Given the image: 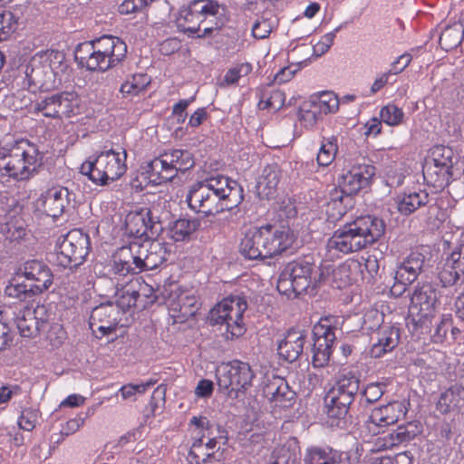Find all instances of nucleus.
Wrapping results in <instances>:
<instances>
[{"instance_id": "f257e3e1", "label": "nucleus", "mask_w": 464, "mask_h": 464, "mask_svg": "<svg viewBox=\"0 0 464 464\" xmlns=\"http://www.w3.org/2000/svg\"><path fill=\"white\" fill-rule=\"evenodd\" d=\"M384 229V223L379 218H358L334 231L327 240L326 249L331 256L360 251L377 241L383 235Z\"/></svg>"}, {"instance_id": "f03ea898", "label": "nucleus", "mask_w": 464, "mask_h": 464, "mask_svg": "<svg viewBox=\"0 0 464 464\" xmlns=\"http://www.w3.org/2000/svg\"><path fill=\"white\" fill-rule=\"evenodd\" d=\"M44 165V153L27 139H20L0 146V170L16 180H28L39 173Z\"/></svg>"}, {"instance_id": "7ed1b4c3", "label": "nucleus", "mask_w": 464, "mask_h": 464, "mask_svg": "<svg viewBox=\"0 0 464 464\" xmlns=\"http://www.w3.org/2000/svg\"><path fill=\"white\" fill-rule=\"evenodd\" d=\"M126 53L127 45L121 39L102 35L79 44L75 50V59L89 71L105 72L118 64Z\"/></svg>"}, {"instance_id": "20e7f679", "label": "nucleus", "mask_w": 464, "mask_h": 464, "mask_svg": "<svg viewBox=\"0 0 464 464\" xmlns=\"http://www.w3.org/2000/svg\"><path fill=\"white\" fill-rule=\"evenodd\" d=\"M325 279L324 272L307 259H297L288 263L277 281L278 292L292 299L309 289L314 290Z\"/></svg>"}, {"instance_id": "39448f33", "label": "nucleus", "mask_w": 464, "mask_h": 464, "mask_svg": "<svg viewBox=\"0 0 464 464\" xmlns=\"http://www.w3.org/2000/svg\"><path fill=\"white\" fill-rule=\"evenodd\" d=\"M221 6L213 0H193L187 7L182 8L177 17L176 23L178 28L191 35L197 34L198 37H204L214 30H221L222 24L216 23V26L207 22L211 17L214 18L220 13Z\"/></svg>"}, {"instance_id": "423d86ee", "label": "nucleus", "mask_w": 464, "mask_h": 464, "mask_svg": "<svg viewBox=\"0 0 464 464\" xmlns=\"http://www.w3.org/2000/svg\"><path fill=\"white\" fill-rule=\"evenodd\" d=\"M127 153L109 150L90 157L81 166L82 174L99 186L108 185L119 179L127 170Z\"/></svg>"}, {"instance_id": "0eeeda50", "label": "nucleus", "mask_w": 464, "mask_h": 464, "mask_svg": "<svg viewBox=\"0 0 464 464\" xmlns=\"http://www.w3.org/2000/svg\"><path fill=\"white\" fill-rule=\"evenodd\" d=\"M90 248L89 236L80 229H72L58 238L55 262L63 268H77L86 260Z\"/></svg>"}, {"instance_id": "6e6552de", "label": "nucleus", "mask_w": 464, "mask_h": 464, "mask_svg": "<svg viewBox=\"0 0 464 464\" xmlns=\"http://www.w3.org/2000/svg\"><path fill=\"white\" fill-rule=\"evenodd\" d=\"M32 108L45 118L69 119L79 113V97L73 92H61L37 100Z\"/></svg>"}, {"instance_id": "1a4fd4ad", "label": "nucleus", "mask_w": 464, "mask_h": 464, "mask_svg": "<svg viewBox=\"0 0 464 464\" xmlns=\"http://www.w3.org/2000/svg\"><path fill=\"white\" fill-rule=\"evenodd\" d=\"M382 315L377 310H372L364 314L363 327L367 330H377L375 342L371 349V355L380 358L392 352L399 343L401 332L396 325L382 324Z\"/></svg>"}, {"instance_id": "9d476101", "label": "nucleus", "mask_w": 464, "mask_h": 464, "mask_svg": "<svg viewBox=\"0 0 464 464\" xmlns=\"http://www.w3.org/2000/svg\"><path fill=\"white\" fill-rule=\"evenodd\" d=\"M126 230L130 236L149 241L159 235L162 227L154 209L136 207L125 218Z\"/></svg>"}, {"instance_id": "9b49d317", "label": "nucleus", "mask_w": 464, "mask_h": 464, "mask_svg": "<svg viewBox=\"0 0 464 464\" xmlns=\"http://www.w3.org/2000/svg\"><path fill=\"white\" fill-rule=\"evenodd\" d=\"M437 300V291L431 285L423 284L415 286L409 306L411 321L416 325H427L435 314Z\"/></svg>"}, {"instance_id": "f8f14e48", "label": "nucleus", "mask_w": 464, "mask_h": 464, "mask_svg": "<svg viewBox=\"0 0 464 464\" xmlns=\"http://www.w3.org/2000/svg\"><path fill=\"white\" fill-rule=\"evenodd\" d=\"M432 165L429 166L425 177L435 188L447 187L453 176L455 154L451 148L439 145L431 150Z\"/></svg>"}, {"instance_id": "ddd939ff", "label": "nucleus", "mask_w": 464, "mask_h": 464, "mask_svg": "<svg viewBox=\"0 0 464 464\" xmlns=\"http://www.w3.org/2000/svg\"><path fill=\"white\" fill-rule=\"evenodd\" d=\"M52 312L44 304H37L34 308L24 307L14 317V323L24 337L34 338L44 331L49 325Z\"/></svg>"}, {"instance_id": "4468645a", "label": "nucleus", "mask_w": 464, "mask_h": 464, "mask_svg": "<svg viewBox=\"0 0 464 464\" xmlns=\"http://www.w3.org/2000/svg\"><path fill=\"white\" fill-rule=\"evenodd\" d=\"M374 175V166L366 163H356L342 170L338 183L343 193L353 195L367 188Z\"/></svg>"}, {"instance_id": "2eb2a0df", "label": "nucleus", "mask_w": 464, "mask_h": 464, "mask_svg": "<svg viewBox=\"0 0 464 464\" xmlns=\"http://www.w3.org/2000/svg\"><path fill=\"white\" fill-rule=\"evenodd\" d=\"M407 411L408 408L405 401H391L388 404L374 408L365 423V427L369 433L372 435L379 434L381 429L395 424L406 415Z\"/></svg>"}, {"instance_id": "dca6fc26", "label": "nucleus", "mask_w": 464, "mask_h": 464, "mask_svg": "<svg viewBox=\"0 0 464 464\" xmlns=\"http://www.w3.org/2000/svg\"><path fill=\"white\" fill-rule=\"evenodd\" d=\"M132 247L135 253L133 264L140 272L158 268L169 256L167 245L157 240L142 245L132 243Z\"/></svg>"}, {"instance_id": "f3484780", "label": "nucleus", "mask_w": 464, "mask_h": 464, "mask_svg": "<svg viewBox=\"0 0 464 464\" xmlns=\"http://www.w3.org/2000/svg\"><path fill=\"white\" fill-rule=\"evenodd\" d=\"M16 276H24L32 281L30 285L38 295L48 290L53 283V275L50 267L42 261L27 260L15 271Z\"/></svg>"}, {"instance_id": "a211bd4d", "label": "nucleus", "mask_w": 464, "mask_h": 464, "mask_svg": "<svg viewBox=\"0 0 464 464\" xmlns=\"http://www.w3.org/2000/svg\"><path fill=\"white\" fill-rule=\"evenodd\" d=\"M121 322V312L112 303L102 304L92 309L90 316V328L93 333L100 332L102 336L114 332Z\"/></svg>"}, {"instance_id": "6ab92c4d", "label": "nucleus", "mask_w": 464, "mask_h": 464, "mask_svg": "<svg viewBox=\"0 0 464 464\" xmlns=\"http://www.w3.org/2000/svg\"><path fill=\"white\" fill-rule=\"evenodd\" d=\"M70 202V193L67 188L54 186L44 192L36 201L39 210L47 216L56 218L60 217Z\"/></svg>"}, {"instance_id": "aec40b11", "label": "nucleus", "mask_w": 464, "mask_h": 464, "mask_svg": "<svg viewBox=\"0 0 464 464\" xmlns=\"http://www.w3.org/2000/svg\"><path fill=\"white\" fill-rule=\"evenodd\" d=\"M265 227L261 239L264 246V254L267 257L279 255L289 248L294 242V235L287 227H276L271 225Z\"/></svg>"}, {"instance_id": "412c9836", "label": "nucleus", "mask_w": 464, "mask_h": 464, "mask_svg": "<svg viewBox=\"0 0 464 464\" xmlns=\"http://www.w3.org/2000/svg\"><path fill=\"white\" fill-rule=\"evenodd\" d=\"M22 86L31 92L37 91H49L54 87V77L50 70H47L33 57L26 66Z\"/></svg>"}, {"instance_id": "4be33fe9", "label": "nucleus", "mask_w": 464, "mask_h": 464, "mask_svg": "<svg viewBox=\"0 0 464 464\" xmlns=\"http://www.w3.org/2000/svg\"><path fill=\"white\" fill-rule=\"evenodd\" d=\"M264 396L275 406L286 408L292 404L295 392L289 388L287 382L279 376L267 377L263 386Z\"/></svg>"}, {"instance_id": "5701e85b", "label": "nucleus", "mask_w": 464, "mask_h": 464, "mask_svg": "<svg viewBox=\"0 0 464 464\" xmlns=\"http://www.w3.org/2000/svg\"><path fill=\"white\" fill-rule=\"evenodd\" d=\"M421 431L418 422L411 421L399 426L392 432L378 437L374 442L376 450H387L413 440Z\"/></svg>"}, {"instance_id": "b1692460", "label": "nucleus", "mask_w": 464, "mask_h": 464, "mask_svg": "<svg viewBox=\"0 0 464 464\" xmlns=\"http://www.w3.org/2000/svg\"><path fill=\"white\" fill-rule=\"evenodd\" d=\"M305 334L301 330H289L278 343V354L285 361L293 362L302 354Z\"/></svg>"}, {"instance_id": "393cba45", "label": "nucleus", "mask_w": 464, "mask_h": 464, "mask_svg": "<svg viewBox=\"0 0 464 464\" xmlns=\"http://www.w3.org/2000/svg\"><path fill=\"white\" fill-rule=\"evenodd\" d=\"M281 179L280 168L276 165H267L263 169L259 177L256 191L261 199L275 198L277 193L278 184Z\"/></svg>"}, {"instance_id": "a878e982", "label": "nucleus", "mask_w": 464, "mask_h": 464, "mask_svg": "<svg viewBox=\"0 0 464 464\" xmlns=\"http://www.w3.org/2000/svg\"><path fill=\"white\" fill-rule=\"evenodd\" d=\"M265 227L248 229L239 246L240 253L248 259L266 258L261 236L264 235Z\"/></svg>"}, {"instance_id": "bb28decb", "label": "nucleus", "mask_w": 464, "mask_h": 464, "mask_svg": "<svg viewBox=\"0 0 464 464\" xmlns=\"http://www.w3.org/2000/svg\"><path fill=\"white\" fill-rule=\"evenodd\" d=\"M310 48L307 45L298 46L288 53L290 65L282 69L276 75V81L278 82H285L289 81L294 74L308 64Z\"/></svg>"}, {"instance_id": "cd10ccee", "label": "nucleus", "mask_w": 464, "mask_h": 464, "mask_svg": "<svg viewBox=\"0 0 464 464\" xmlns=\"http://www.w3.org/2000/svg\"><path fill=\"white\" fill-rule=\"evenodd\" d=\"M221 184L222 179H211L208 181L193 185L186 198L188 207L195 212L199 213L206 201H208L207 199H209V196L215 187Z\"/></svg>"}, {"instance_id": "c85d7f7f", "label": "nucleus", "mask_w": 464, "mask_h": 464, "mask_svg": "<svg viewBox=\"0 0 464 464\" xmlns=\"http://www.w3.org/2000/svg\"><path fill=\"white\" fill-rule=\"evenodd\" d=\"M147 178L154 185L171 181L176 176L164 153L153 159L147 166Z\"/></svg>"}, {"instance_id": "c756f323", "label": "nucleus", "mask_w": 464, "mask_h": 464, "mask_svg": "<svg viewBox=\"0 0 464 464\" xmlns=\"http://www.w3.org/2000/svg\"><path fill=\"white\" fill-rule=\"evenodd\" d=\"M429 201V194L425 190H408L396 198L398 211L408 216Z\"/></svg>"}, {"instance_id": "7c9ffc66", "label": "nucleus", "mask_w": 464, "mask_h": 464, "mask_svg": "<svg viewBox=\"0 0 464 464\" xmlns=\"http://www.w3.org/2000/svg\"><path fill=\"white\" fill-rule=\"evenodd\" d=\"M222 183L225 184L226 188L216 186L209 196V199H207L208 201H206L199 213L205 216H214L222 212L225 208H228L227 201L231 188L228 187L227 179H222Z\"/></svg>"}, {"instance_id": "2f4dec72", "label": "nucleus", "mask_w": 464, "mask_h": 464, "mask_svg": "<svg viewBox=\"0 0 464 464\" xmlns=\"http://www.w3.org/2000/svg\"><path fill=\"white\" fill-rule=\"evenodd\" d=\"M135 253L132 247V244L129 246L121 247L116 256L114 257L112 265V272L114 276H126L129 274L140 273V269L136 267V264H133V257ZM117 279V277H114Z\"/></svg>"}, {"instance_id": "473e14b6", "label": "nucleus", "mask_w": 464, "mask_h": 464, "mask_svg": "<svg viewBox=\"0 0 464 464\" xmlns=\"http://www.w3.org/2000/svg\"><path fill=\"white\" fill-rule=\"evenodd\" d=\"M353 401L340 392L330 389L324 398L325 412L330 418L341 419L347 414Z\"/></svg>"}, {"instance_id": "72a5a7b5", "label": "nucleus", "mask_w": 464, "mask_h": 464, "mask_svg": "<svg viewBox=\"0 0 464 464\" xmlns=\"http://www.w3.org/2000/svg\"><path fill=\"white\" fill-rule=\"evenodd\" d=\"M255 374L247 362L234 361V392L237 397L246 394L252 387Z\"/></svg>"}, {"instance_id": "f704fd0d", "label": "nucleus", "mask_w": 464, "mask_h": 464, "mask_svg": "<svg viewBox=\"0 0 464 464\" xmlns=\"http://www.w3.org/2000/svg\"><path fill=\"white\" fill-rule=\"evenodd\" d=\"M35 61L44 67L52 72L53 76L63 72L67 65L65 63V54L58 50H45L37 53L34 56Z\"/></svg>"}, {"instance_id": "c9c22d12", "label": "nucleus", "mask_w": 464, "mask_h": 464, "mask_svg": "<svg viewBox=\"0 0 464 464\" xmlns=\"http://www.w3.org/2000/svg\"><path fill=\"white\" fill-rule=\"evenodd\" d=\"M301 450L296 438H289L275 450V460L271 464H298Z\"/></svg>"}, {"instance_id": "e433bc0d", "label": "nucleus", "mask_w": 464, "mask_h": 464, "mask_svg": "<svg viewBox=\"0 0 464 464\" xmlns=\"http://www.w3.org/2000/svg\"><path fill=\"white\" fill-rule=\"evenodd\" d=\"M358 263L354 260H346L332 270L333 282L337 288H344L355 280Z\"/></svg>"}, {"instance_id": "4c0bfd02", "label": "nucleus", "mask_w": 464, "mask_h": 464, "mask_svg": "<svg viewBox=\"0 0 464 464\" xmlns=\"http://www.w3.org/2000/svg\"><path fill=\"white\" fill-rule=\"evenodd\" d=\"M216 446L217 441L215 439H208V441H204L203 436L195 439L188 453L190 463L199 464L200 461L208 459L212 454L216 453Z\"/></svg>"}, {"instance_id": "58836bf2", "label": "nucleus", "mask_w": 464, "mask_h": 464, "mask_svg": "<svg viewBox=\"0 0 464 464\" xmlns=\"http://www.w3.org/2000/svg\"><path fill=\"white\" fill-rule=\"evenodd\" d=\"M150 81V77L147 73H135L130 75L121 85L120 92L125 98L137 96L146 91Z\"/></svg>"}, {"instance_id": "ea45409f", "label": "nucleus", "mask_w": 464, "mask_h": 464, "mask_svg": "<svg viewBox=\"0 0 464 464\" xmlns=\"http://www.w3.org/2000/svg\"><path fill=\"white\" fill-rule=\"evenodd\" d=\"M199 226L200 221L198 218H179L170 227V237L176 242L189 240L191 235L197 231Z\"/></svg>"}, {"instance_id": "a19ab883", "label": "nucleus", "mask_w": 464, "mask_h": 464, "mask_svg": "<svg viewBox=\"0 0 464 464\" xmlns=\"http://www.w3.org/2000/svg\"><path fill=\"white\" fill-rule=\"evenodd\" d=\"M337 319L334 316H327L321 318L317 324H314L313 329L314 341L320 342L321 340L326 344H334L337 330L335 323Z\"/></svg>"}, {"instance_id": "79ce46f5", "label": "nucleus", "mask_w": 464, "mask_h": 464, "mask_svg": "<svg viewBox=\"0 0 464 464\" xmlns=\"http://www.w3.org/2000/svg\"><path fill=\"white\" fill-rule=\"evenodd\" d=\"M420 273L418 270L401 262L395 272V284L392 286V293L394 295L402 294L406 290V286L417 279Z\"/></svg>"}, {"instance_id": "37998d69", "label": "nucleus", "mask_w": 464, "mask_h": 464, "mask_svg": "<svg viewBox=\"0 0 464 464\" xmlns=\"http://www.w3.org/2000/svg\"><path fill=\"white\" fill-rule=\"evenodd\" d=\"M170 167L174 169V174L184 173L194 166L192 154L187 150H172L164 152Z\"/></svg>"}, {"instance_id": "c03bdc74", "label": "nucleus", "mask_w": 464, "mask_h": 464, "mask_svg": "<svg viewBox=\"0 0 464 464\" xmlns=\"http://www.w3.org/2000/svg\"><path fill=\"white\" fill-rule=\"evenodd\" d=\"M246 403L245 400L238 401L236 407L238 412L237 415V419L242 420L245 423L246 430H248L247 426L253 424L258 419L260 406L258 401L253 397H246Z\"/></svg>"}, {"instance_id": "a18cd8bd", "label": "nucleus", "mask_w": 464, "mask_h": 464, "mask_svg": "<svg viewBox=\"0 0 464 464\" xmlns=\"http://www.w3.org/2000/svg\"><path fill=\"white\" fill-rule=\"evenodd\" d=\"M172 308L178 310L183 316L193 315L197 309V299L194 295L188 291L177 289L171 294Z\"/></svg>"}, {"instance_id": "49530a36", "label": "nucleus", "mask_w": 464, "mask_h": 464, "mask_svg": "<svg viewBox=\"0 0 464 464\" xmlns=\"http://www.w3.org/2000/svg\"><path fill=\"white\" fill-rule=\"evenodd\" d=\"M18 277H13L9 280L5 288V296L19 302H24L38 295L31 285L20 282Z\"/></svg>"}, {"instance_id": "de8ad7c7", "label": "nucleus", "mask_w": 464, "mask_h": 464, "mask_svg": "<svg viewBox=\"0 0 464 464\" xmlns=\"http://www.w3.org/2000/svg\"><path fill=\"white\" fill-rule=\"evenodd\" d=\"M138 299V310H143L157 300L154 288L140 279L130 280Z\"/></svg>"}, {"instance_id": "09e8293b", "label": "nucleus", "mask_w": 464, "mask_h": 464, "mask_svg": "<svg viewBox=\"0 0 464 464\" xmlns=\"http://www.w3.org/2000/svg\"><path fill=\"white\" fill-rule=\"evenodd\" d=\"M115 296L116 301L114 305L119 307V310L121 312V315L131 308L138 309L139 302L136 298L135 290L133 289L130 281H128L126 285L121 286V288H118Z\"/></svg>"}, {"instance_id": "8fccbe9b", "label": "nucleus", "mask_w": 464, "mask_h": 464, "mask_svg": "<svg viewBox=\"0 0 464 464\" xmlns=\"http://www.w3.org/2000/svg\"><path fill=\"white\" fill-rule=\"evenodd\" d=\"M232 311V297L227 296L219 302L209 312L208 320L210 324H226L227 332L229 329L228 320L230 319V313Z\"/></svg>"}, {"instance_id": "3c124183", "label": "nucleus", "mask_w": 464, "mask_h": 464, "mask_svg": "<svg viewBox=\"0 0 464 464\" xmlns=\"http://www.w3.org/2000/svg\"><path fill=\"white\" fill-rule=\"evenodd\" d=\"M337 151L336 137L323 138L316 158L318 165L322 167L329 166L334 160Z\"/></svg>"}, {"instance_id": "603ef678", "label": "nucleus", "mask_w": 464, "mask_h": 464, "mask_svg": "<svg viewBox=\"0 0 464 464\" xmlns=\"http://www.w3.org/2000/svg\"><path fill=\"white\" fill-rule=\"evenodd\" d=\"M322 119V114L311 101L304 102L298 111V121L306 130H313Z\"/></svg>"}, {"instance_id": "864d4df0", "label": "nucleus", "mask_w": 464, "mask_h": 464, "mask_svg": "<svg viewBox=\"0 0 464 464\" xmlns=\"http://www.w3.org/2000/svg\"><path fill=\"white\" fill-rule=\"evenodd\" d=\"M335 459L332 449L310 447L306 449L304 464H334Z\"/></svg>"}, {"instance_id": "5fc2aeb1", "label": "nucleus", "mask_w": 464, "mask_h": 464, "mask_svg": "<svg viewBox=\"0 0 464 464\" xmlns=\"http://www.w3.org/2000/svg\"><path fill=\"white\" fill-rule=\"evenodd\" d=\"M310 101L314 104L322 115L334 113L339 109V100L337 96L331 92H323L318 97Z\"/></svg>"}, {"instance_id": "6e6d98bb", "label": "nucleus", "mask_w": 464, "mask_h": 464, "mask_svg": "<svg viewBox=\"0 0 464 464\" xmlns=\"http://www.w3.org/2000/svg\"><path fill=\"white\" fill-rule=\"evenodd\" d=\"M359 379L352 374L342 375L336 384L332 388L334 392H340L343 395L353 400L359 391Z\"/></svg>"}, {"instance_id": "4d7b16f0", "label": "nucleus", "mask_w": 464, "mask_h": 464, "mask_svg": "<svg viewBox=\"0 0 464 464\" xmlns=\"http://www.w3.org/2000/svg\"><path fill=\"white\" fill-rule=\"evenodd\" d=\"M217 384L218 391L227 396L232 392V364L221 363L216 369Z\"/></svg>"}, {"instance_id": "13d9d810", "label": "nucleus", "mask_w": 464, "mask_h": 464, "mask_svg": "<svg viewBox=\"0 0 464 464\" xmlns=\"http://www.w3.org/2000/svg\"><path fill=\"white\" fill-rule=\"evenodd\" d=\"M381 120L388 126H398L403 122L404 112L393 103L383 106L380 111Z\"/></svg>"}, {"instance_id": "bf43d9fd", "label": "nucleus", "mask_w": 464, "mask_h": 464, "mask_svg": "<svg viewBox=\"0 0 464 464\" xmlns=\"http://www.w3.org/2000/svg\"><path fill=\"white\" fill-rule=\"evenodd\" d=\"M156 383L155 381L150 380L140 383H127L122 385L117 394H121L122 400H136L137 394H144L150 387Z\"/></svg>"}, {"instance_id": "052dcab7", "label": "nucleus", "mask_w": 464, "mask_h": 464, "mask_svg": "<svg viewBox=\"0 0 464 464\" xmlns=\"http://www.w3.org/2000/svg\"><path fill=\"white\" fill-rule=\"evenodd\" d=\"M237 305L236 320L234 321V337L242 336L246 331V324L244 322V313L246 311L248 304L245 295H237L234 298Z\"/></svg>"}, {"instance_id": "680f3d73", "label": "nucleus", "mask_w": 464, "mask_h": 464, "mask_svg": "<svg viewBox=\"0 0 464 464\" xmlns=\"http://www.w3.org/2000/svg\"><path fill=\"white\" fill-rule=\"evenodd\" d=\"M333 344H326L324 341L314 342L313 364L314 367H324L329 362Z\"/></svg>"}, {"instance_id": "e2e57ef3", "label": "nucleus", "mask_w": 464, "mask_h": 464, "mask_svg": "<svg viewBox=\"0 0 464 464\" xmlns=\"http://www.w3.org/2000/svg\"><path fill=\"white\" fill-rule=\"evenodd\" d=\"M17 21L11 11H0V42L6 40L16 29Z\"/></svg>"}, {"instance_id": "0e129e2a", "label": "nucleus", "mask_w": 464, "mask_h": 464, "mask_svg": "<svg viewBox=\"0 0 464 464\" xmlns=\"http://www.w3.org/2000/svg\"><path fill=\"white\" fill-rule=\"evenodd\" d=\"M439 277L444 286H450L462 280L464 278V273L458 271V269L446 261L439 273Z\"/></svg>"}, {"instance_id": "69168bd1", "label": "nucleus", "mask_w": 464, "mask_h": 464, "mask_svg": "<svg viewBox=\"0 0 464 464\" xmlns=\"http://www.w3.org/2000/svg\"><path fill=\"white\" fill-rule=\"evenodd\" d=\"M46 339L53 348L60 347L66 340L67 334L62 324L54 323L47 326Z\"/></svg>"}, {"instance_id": "338daca9", "label": "nucleus", "mask_w": 464, "mask_h": 464, "mask_svg": "<svg viewBox=\"0 0 464 464\" xmlns=\"http://www.w3.org/2000/svg\"><path fill=\"white\" fill-rule=\"evenodd\" d=\"M284 102L285 94L279 90H273L268 97L263 94L258 106L261 110L272 109L276 111L283 106Z\"/></svg>"}, {"instance_id": "774afa93", "label": "nucleus", "mask_w": 464, "mask_h": 464, "mask_svg": "<svg viewBox=\"0 0 464 464\" xmlns=\"http://www.w3.org/2000/svg\"><path fill=\"white\" fill-rule=\"evenodd\" d=\"M461 40V30L459 27H448L440 34V44L445 49L456 47Z\"/></svg>"}]
</instances>
